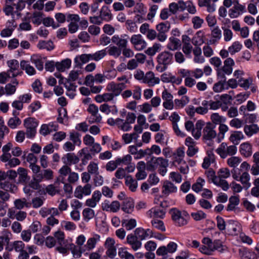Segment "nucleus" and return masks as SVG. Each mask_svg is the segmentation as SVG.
I'll use <instances>...</instances> for the list:
<instances>
[{
  "instance_id": "f257e3e1",
  "label": "nucleus",
  "mask_w": 259,
  "mask_h": 259,
  "mask_svg": "<svg viewBox=\"0 0 259 259\" xmlns=\"http://www.w3.org/2000/svg\"><path fill=\"white\" fill-rule=\"evenodd\" d=\"M87 111L90 114V116L88 117V122L90 124L101 122L102 117L99 113V108L96 105L90 104L87 108Z\"/></svg>"
},
{
  "instance_id": "f03ea898",
  "label": "nucleus",
  "mask_w": 259,
  "mask_h": 259,
  "mask_svg": "<svg viewBox=\"0 0 259 259\" xmlns=\"http://www.w3.org/2000/svg\"><path fill=\"white\" fill-rule=\"evenodd\" d=\"M173 221L179 226H184L187 223V213L185 211L181 212L177 208H172L170 210Z\"/></svg>"
},
{
  "instance_id": "7ed1b4c3",
  "label": "nucleus",
  "mask_w": 259,
  "mask_h": 259,
  "mask_svg": "<svg viewBox=\"0 0 259 259\" xmlns=\"http://www.w3.org/2000/svg\"><path fill=\"white\" fill-rule=\"evenodd\" d=\"M130 41L133 48L138 51L143 50L147 45L143 37L140 34L132 35Z\"/></svg>"
},
{
  "instance_id": "20e7f679",
  "label": "nucleus",
  "mask_w": 259,
  "mask_h": 259,
  "mask_svg": "<svg viewBox=\"0 0 259 259\" xmlns=\"http://www.w3.org/2000/svg\"><path fill=\"white\" fill-rule=\"evenodd\" d=\"M161 98L163 100L162 106L167 110H172L174 109L173 95L165 89L162 92Z\"/></svg>"
},
{
  "instance_id": "39448f33",
  "label": "nucleus",
  "mask_w": 259,
  "mask_h": 259,
  "mask_svg": "<svg viewBox=\"0 0 259 259\" xmlns=\"http://www.w3.org/2000/svg\"><path fill=\"white\" fill-rule=\"evenodd\" d=\"M115 240L111 237H108L104 244L107 250L106 255L110 258H114L117 254V248L115 246Z\"/></svg>"
},
{
  "instance_id": "423d86ee",
  "label": "nucleus",
  "mask_w": 259,
  "mask_h": 259,
  "mask_svg": "<svg viewBox=\"0 0 259 259\" xmlns=\"http://www.w3.org/2000/svg\"><path fill=\"white\" fill-rule=\"evenodd\" d=\"M125 88V85L123 83H116L113 81L108 83L106 87V90L110 92L114 97L119 96L122 91Z\"/></svg>"
},
{
  "instance_id": "0eeeda50",
  "label": "nucleus",
  "mask_w": 259,
  "mask_h": 259,
  "mask_svg": "<svg viewBox=\"0 0 259 259\" xmlns=\"http://www.w3.org/2000/svg\"><path fill=\"white\" fill-rule=\"evenodd\" d=\"M92 192V186L87 184L84 186H77L74 191V196L78 199H81L83 196H89Z\"/></svg>"
},
{
  "instance_id": "6e6552de",
  "label": "nucleus",
  "mask_w": 259,
  "mask_h": 259,
  "mask_svg": "<svg viewBox=\"0 0 259 259\" xmlns=\"http://www.w3.org/2000/svg\"><path fill=\"white\" fill-rule=\"evenodd\" d=\"M165 214V210L161 204L160 206H156L149 210L146 215L150 218H164Z\"/></svg>"
},
{
  "instance_id": "1a4fd4ad",
  "label": "nucleus",
  "mask_w": 259,
  "mask_h": 259,
  "mask_svg": "<svg viewBox=\"0 0 259 259\" xmlns=\"http://www.w3.org/2000/svg\"><path fill=\"white\" fill-rule=\"evenodd\" d=\"M128 36L125 34L121 35L115 34L111 38V41L118 47L122 49L127 47L128 44Z\"/></svg>"
},
{
  "instance_id": "9d476101",
  "label": "nucleus",
  "mask_w": 259,
  "mask_h": 259,
  "mask_svg": "<svg viewBox=\"0 0 259 259\" xmlns=\"http://www.w3.org/2000/svg\"><path fill=\"white\" fill-rule=\"evenodd\" d=\"M233 7L229 11V15L231 18L238 17L245 11V7L239 4L238 0H233Z\"/></svg>"
},
{
  "instance_id": "9b49d317",
  "label": "nucleus",
  "mask_w": 259,
  "mask_h": 259,
  "mask_svg": "<svg viewBox=\"0 0 259 259\" xmlns=\"http://www.w3.org/2000/svg\"><path fill=\"white\" fill-rule=\"evenodd\" d=\"M185 155V148L181 147L178 148L173 154L172 163L174 165H180L185 163L184 157Z\"/></svg>"
},
{
  "instance_id": "f8f14e48",
  "label": "nucleus",
  "mask_w": 259,
  "mask_h": 259,
  "mask_svg": "<svg viewBox=\"0 0 259 259\" xmlns=\"http://www.w3.org/2000/svg\"><path fill=\"white\" fill-rule=\"evenodd\" d=\"M120 208V204L118 201H113L110 203L109 200H106L102 203V208L104 211L116 212Z\"/></svg>"
},
{
  "instance_id": "ddd939ff",
  "label": "nucleus",
  "mask_w": 259,
  "mask_h": 259,
  "mask_svg": "<svg viewBox=\"0 0 259 259\" xmlns=\"http://www.w3.org/2000/svg\"><path fill=\"white\" fill-rule=\"evenodd\" d=\"M7 64L9 67L7 72L11 77H15L19 74V64L17 60H10L7 61Z\"/></svg>"
},
{
  "instance_id": "4468645a",
  "label": "nucleus",
  "mask_w": 259,
  "mask_h": 259,
  "mask_svg": "<svg viewBox=\"0 0 259 259\" xmlns=\"http://www.w3.org/2000/svg\"><path fill=\"white\" fill-rule=\"evenodd\" d=\"M135 234L140 240H143L153 237V231L150 229H144L140 227L137 228L135 231Z\"/></svg>"
},
{
  "instance_id": "2eb2a0df",
  "label": "nucleus",
  "mask_w": 259,
  "mask_h": 259,
  "mask_svg": "<svg viewBox=\"0 0 259 259\" xmlns=\"http://www.w3.org/2000/svg\"><path fill=\"white\" fill-rule=\"evenodd\" d=\"M178 188L172 182L169 181H165L163 182L161 192L162 194L167 196L170 194L176 193L177 192Z\"/></svg>"
},
{
  "instance_id": "dca6fc26",
  "label": "nucleus",
  "mask_w": 259,
  "mask_h": 259,
  "mask_svg": "<svg viewBox=\"0 0 259 259\" xmlns=\"http://www.w3.org/2000/svg\"><path fill=\"white\" fill-rule=\"evenodd\" d=\"M126 242L134 251L138 250L142 246V243L135 234H128L126 237Z\"/></svg>"
},
{
  "instance_id": "f3484780",
  "label": "nucleus",
  "mask_w": 259,
  "mask_h": 259,
  "mask_svg": "<svg viewBox=\"0 0 259 259\" xmlns=\"http://www.w3.org/2000/svg\"><path fill=\"white\" fill-rule=\"evenodd\" d=\"M62 160L64 164L69 166L78 163L79 158L73 153H67L62 157Z\"/></svg>"
},
{
  "instance_id": "a211bd4d",
  "label": "nucleus",
  "mask_w": 259,
  "mask_h": 259,
  "mask_svg": "<svg viewBox=\"0 0 259 259\" xmlns=\"http://www.w3.org/2000/svg\"><path fill=\"white\" fill-rule=\"evenodd\" d=\"M143 83L148 84L149 86L153 87L160 83V79L155 77L152 71H148L145 74Z\"/></svg>"
},
{
  "instance_id": "6ab92c4d",
  "label": "nucleus",
  "mask_w": 259,
  "mask_h": 259,
  "mask_svg": "<svg viewBox=\"0 0 259 259\" xmlns=\"http://www.w3.org/2000/svg\"><path fill=\"white\" fill-rule=\"evenodd\" d=\"M172 58V54L166 51L161 53L157 57L158 63L165 66L171 63Z\"/></svg>"
},
{
  "instance_id": "aec40b11",
  "label": "nucleus",
  "mask_w": 259,
  "mask_h": 259,
  "mask_svg": "<svg viewBox=\"0 0 259 259\" xmlns=\"http://www.w3.org/2000/svg\"><path fill=\"white\" fill-rule=\"evenodd\" d=\"M0 187L3 190L12 193H15L17 190V187L15 183L10 180L0 182Z\"/></svg>"
},
{
  "instance_id": "412c9836",
  "label": "nucleus",
  "mask_w": 259,
  "mask_h": 259,
  "mask_svg": "<svg viewBox=\"0 0 259 259\" xmlns=\"http://www.w3.org/2000/svg\"><path fill=\"white\" fill-rule=\"evenodd\" d=\"M99 109L102 112L106 115H109V114L116 115L118 111V108L116 105H109L107 103L101 105Z\"/></svg>"
},
{
  "instance_id": "4be33fe9",
  "label": "nucleus",
  "mask_w": 259,
  "mask_h": 259,
  "mask_svg": "<svg viewBox=\"0 0 259 259\" xmlns=\"http://www.w3.org/2000/svg\"><path fill=\"white\" fill-rule=\"evenodd\" d=\"M58 130V125L55 122H50L49 124H44L41 126L40 133L43 136H46L53 131Z\"/></svg>"
},
{
  "instance_id": "5701e85b",
  "label": "nucleus",
  "mask_w": 259,
  "mask_h": 259,
  "mask_svg": "<svg viewBox=\"0 0 259 259\" xmlns=\"http://www.w3.org/2000/svg\"><path fill=\"white\" fill-rule=\"evenodd\" d=\"M201 245H200L199 251L202 254L206 255L210 254V239L208 237H204L202 240Z\"/></svg>"
},
{
  "instance_id": "b1692460",
  "label": "nucleus",
  "mask_w": 259,
  "mask_h": 259,
  "mask_svg": "<svg viewBox=\"0 0 259 259\" xmlns=\"http://www.w3.org/2000/svg\"><path fill=\"white\" fill-rule=\"evenodd\" d=\"M71 171V169L69 166L66 164L63 165L59 170V176L57 181L61 183H64V181L66 180V177L68 176Z\"/></svg>"
},
{
  "instance_id": "393cba45",
  "label": "nucleus",
  "mask_w": 259,
  "mask_h": 259,
  "mask_svg": "<svg viewBox=\"0 0 259 259\" xmlns=\"http://www.w3.org/2000/svg\"><path fill=\"white\" fill-rule=\"evenodd\" d=\"M239 151L242 155L246 157H249L252 153V146L248 142L243 143L240 146Z\"/></svg>"
},
{
  "instance_id": "a878e982",
  "label": "nucleus",
  "mask_w": 259,
  "mask_h": 259,
  "mask_svg": "<svg viewBox=\"0 0 259 259\" xmlns=\"http://www.w3.org/2000/svg\"><path fill=\"white\" fill-rule=\"evenodd\" d=\"M42 57L38 54H34L30 57L31 62L33 63L36 68L40 71L44 68V61Z\"/></svg>"
},
{
  "instance_id": "bb28decb",
  "label": "nucleus",
  "mask_w": 259,
  "mask_h": 259,
  "mask_svg": "<svg viewBox=\"0 0 259 259\" xmlns=\"http://www.w3.org/2000/svg\"><path fill=\"white\" fill-rule=\"evenodd\" d=\"M115 98V97L109 92L96 96L95 97V100L97 102L101 103L102 102L112 101Z\"/></svg>"
},
{
  "instance_id": "cd10ccee",
  "label": "nucleus",
  "mask_w": 259,
  "mask_h": 259,
  "mask_svg": "<svg viewBox=\"0 0 259 259\" xmlns=\"http://www.w3.org/2000/svg\"><path fill=\"white\" fill-rule=\"evenodd\" d=\"M120 207L124 212L131 213L134 210V202L132 199H125L123 201Z\"/></svg>"
},
{
  "instance_id": "c85d7f7f",
  "label": "nucleus",
  "mask_w": 259,
  "mask_h": 259,
  "mask_svg": "<svg viewBox=\"0 0 259 259\" xmlns=\"http://www.w3.org/2000/svg\"><path fill=\"white\" fill-rule=\"evenodd\" d=\"M20 66L22 69L25 70V72L30 76L33 75L36 73L34 68L30 65L29 62L22 60L20 62Z\"/></svg>"
},
{
  "instance_id": "c756f323",
  "label": "nucleus",
  "mask_w": 259,
  "mask_h": 259,
  "mask_svg": "<svg viewBox=\"0 0 259 259\" xmlns=\"http://www.w3.org/2000/svg\"><path fill=\"white\" fill-rule=\"evenodd\" d=\"M71 65V59L67 58L62 60L61 62H56V68L58 71L63 72L66 69H69Z\"/></svg>"
},
{
  "instance_id": "7c9ffc66",
  "label": "nucleus",
  "mask_w": 259,
  "mask_h": 259,
  "mask_svg": "<svg viewBox=\"0 0 259 259\" xmlns=\"http://www.w3.org/2000/svg\"><path fill=\"white\" fill-rule=\"evenodd\" d=\"M181 45V41L179 39L171 36L169 38L167 48L171 51H175L179 49Z\"/></svg>"
},
{
  "instance_id": "2f4dec72",
  "label": "nucleus",
  "mask_w": 259,
  "mask_h": 259,
  "mask_svg": "<svg viewBox=\"0 0 259 259\" xmlns=\"http://www.w3.org/2000/svg\"><path fill=\"white\" fill-rule=\"evenodd\" d=\"M257 124H245L244 126L243 131L245 134L248 137H251L253 135L257 134Z\"/></svg>"
},
{
  "instance_id": "473e14b6",
  "label": "nucleus",
  "mask_w": 259,
  "mask_h": 259,
  "mask_svg": "<svg viewBox=\"0 0 259 259\" xmlns=\"http://www.w3.org/2000/svg\"><path fill=\"white\" fill-rule=\"evenodd\" d=\"M29 168L33 172L32 178L38 182L42 181V176L40 175V168L36 163L29 165Z\"/></svg>"
},
{
  "instance_id": "72a5a7b5",
  "label": "nucleus",
  "mask_w": 259,
  "mask_h": 259,
  "mask_svg": "<svg viewBox=\"0 0 259 259\" xmlns=\"http://www.w3.org/2000/svg\"><path fill=\"white\" fill-rule=\"evenodd\" d=\"M211 181L215 185L221 187L224 191H227L229 188L228 182L224 179H221L215 176L211 179Z\"/></svg>"
},
{
  "instance_id": "f704fd0d",
  "label": "nucleus",
  "mask_w": 259,
  "mask_h": 259,
  "mask_svg": "<svg viewBox=\"0 0 259 259\" xmlns=\"http://www.w3.org/2000/svg\"><path fill=\"white\" fill-rule=\"evenodd\" d=\"M100 17L102 20L106 21H110L112 18V15L109 8L106 6L102 7L100 11Z\"/></svg>"
},
{
  "instance_id": "c9c22d12",
  "label": "nucleus",
  "mask_w": 259,
  "mask_h": 259,
  "mask_svg": "<svg viewBox=\"0 0 259 259\" xmlns=\"http://www.w3.org/2000/svg\"><path fill=\"white\" fill-rule=\"evenodd\" d=\"M83 220L88 222L93 219L95 216V211L92 208L86 207L84 208L82 212Z\"/></svg>"
},
{
  "instance_id": "e433bc0d",
  "label": "nucleus",
  "mask_w": 259,
  "mask_h": 259,
  "mask_svg": "<svg viewBox=\"0 0 259 259\" xmlns=\"http://www.w3.org/2000/svg\"><path fill=\"white\" fill-rule=\"evenodd\" d=\"M91 60V54H83L76 56L74 59V62L77 66H80L86 63Z\"/></svg>"
},
{
  "instance_id": "4c0bfd02",
  "label": "nucleus",
  "mask_w": 259,
  "mask_h": 259,
  "mask_svg": "<svg viewBox=\"0 0 259 259\" xmlns=\"http://www.w3.org/2000/svg\"><path fill=\"white\" fill-rule=\"evenodd\" d=\"M128 151L132 155H135V158L136 159H140L144 156L145 155V151L140 149L138 151L137 146L135 145H131L128 147Z\"/></svg>"
},
{
  "instance_id": "58836bf2",
  "label": "nucleus",
  "mask_w": 259,
  "mask_h": 259,
  "mask_svg": "<svg viewBox=\"0 0 259 259\" xmlns=\"http://www.w3.org/2000/svg\"><path fill=\"white\" fill-rule=\"evenodd\" d=\"M222 35V31L218 26H215L211 29V44L218 42Z\"/></svg>"
},
{
  "instance_id": "ea45409f",
  "label": "nucleus",
  "mask_w": 259,
  "mask_h": 259,
  "mask_svg": "<svg viewBox=\"0 0 259 259\" xmlns=\"http://www.w3.org/2000/svg\"><path fill=\"white\" fill-rule=\"evenodd\" d=\"M250 180V176L247 171H244L240 175V182L246 189H248L251 186Z\"/></svg>"
},
{
  "instance_id": "a19ab883",
  "label": "nucleus",
  "mask_w": 259,
  "mask_h": 259,
  "mask_svg": "<svg viewBox=\"0 0 259 259\" xmlns=\"http://www.w3.org/2000/svg\"><path fill=\"white\" fill-rule=\"evenodd\" d=\"M240 202L239 197L238 195L232 196L229 199V204L227 206V210H233L236 206H237Z\"/></svg>"
},
{
  "instance_id": "79ce46f5",
  "label": "nucleus",
  "mask_w": 259,
  "mask_h": 259,
  "mask_svg": "<svg viewBox=\"0 0 259 259\" xmlns=\"http://www.w3.org/2000/svg\"><path fill=\"white\" fill-rule=\"evenodd\" d=\"M244 136L241 131L234 132L230 137V140L234 144H238L240 140L244 139Z\"/></svg>"
},
{
  "instance_id": "37998d69",
  "label": "nucleus",
  "mask_w": 259,
  "mask_h": 259,
  "mask_svg": "<svg viewBox=\"0 0 259 259\" xmlns=\"http://www.w3.org/2000/svg\"><path fill=\"white\" fill-rule=\"evenodd\" d=\"M125 184L132 192H135L138 187L137 181L134 179L131 176L125 177Z\"/></svg>"
},
{
  "instance_id": "c03bdc74",
  "label": "nucleus",
  "mask_w": 259,
  "mask_h": 259,
  "mask_svg": "<svg viewBox=\"0 0 259 259\" xmlns=\"http://www.w3.org/2000/svg\"><path fill=\"white\" fill-rule=\"evenodd\" d=\"M252 82L253 78L251 77H249L247 78L240 77L238 79L239 85L245 90L248 89L252 84Z\"/></svg>"
},
{
  "instance_id": "a18cd8bd",
  "label": "nucleus",
  "mask_w": 259,
  "mask_h": 259,
  "mask_svg": "<svg viewBox=\"0 0 259 259\" xmlns=\"http://www.w3.org/2000/svg\"><path fill=\"white\" fill-rule=\"evenodd\" d=\"M209 106L210 102L204 100L202 102L201 106L196 108V113L201 115L205 114L208 112Z\"/></svg>"
},
{
  "instance_id": "49530a36",
  "label": "nucleus",
  "mask_w": 259,
  "mask_h": 259,
  "mask_svg": "<svg viewBox=\"0 0 259 259\" xmlns=\"http://www.w3.org/2000/svg\"><path fill=\"white\" fill-rule=\"evenodd\" d=\"M118 254L121 259H135L134 255L130 253L125 247L119 248Z\"/></svg>"
},
{
  "instance_id": "de8ad7c7",
  "label": "nucleus",
  "mask_w": 259,
  "mask_h": 259,
  "mask_svg": "<svg viewBox=\"0 0 259 259\" xmlns=\"http://www.w3.org/2000/svg\"><path fill=\"white\" fill-rule=\"evenodd\" d=\"M14 204L16 208L19 210L30 206V203L27 201L25 198L16 199L14 202Z\"/></svg>"
},
{
  "instance_id": "09e8293b",
  "label": "nucleus",
  "mask_w": 259,
  "mask_h": 259,
  "mask_svg": "<svg viewBox=\"0 0 259 259\" xmlns=\"http://www.w3.org/2000/svg\"><path fill=\"white\" fill-rule=\"evenodd\" d=\"M203 138L208 145L210 144V122H208L205 126L203 132Z\"/></svg>"
},
{
  "instance_id": "8fccbe9b",
  "label": "nucleus",
  "mask_w": 259,
  "mask_h": 259,
  "mask_svg": "<svg viewBox=\"0 0 259 259\" xmlns=\"http://www.w3.org/2000/svg\"><path fill=\"white\" fill-rule=\"evenodd\" d=\"M100 236L98 234L94 235L90 238L87 242L86 246L88 250L93 249L95 247L96 243L100 240Z\"/></svg>"
},
{
  "instance_id": "3c124183",
  "label": "nucleus",
  "mask_w": 259,
  "mask_h": 259,
  "mask_svg": "<svg viewBox=\"0 0 259 259\" xmlns=\"http://www.w3.org/2000/svg\"><path fill=\"white\" fill-rule=\"evenodd\" d=\"M37 47L39 49H46L48 51H51L54 48L53 42L52 41H39Z\"/></svg>"
},
{
  "instance_id": "603ef678",
  "label": "nucleus",
  "mask_w": 259,
  "mask_h": 259,
  "mask_svg": "<svg viewBox=\"0 0 259 259\" xmlns=\"http://www.w3.org/2000/svg\"><path fill=\"white\" fill-rule=\"evenodd\" d=\"M122 225L127 230H131L137 226V221L134 219H125L122 221Z\"/></svg>"
},
{
  "instance_id": "864d4df0",
  "label": "nucleus",
  "mask_w": 259,
  "mask_h": 259,
  "mask_svg": "<svg viewBox=\"0 0 259 259\" xmlns=\"http://www.w3.org/2000/svg\"><path fill=\"white\" fill-rule=\"evenodd\" d=\"M205 183V181L204 179L201 178H199L197 179L196 182L192 185V189L194 192L198 193L202 190V188L204 186Z\"/></svg>"
},
{
  "instance_id": "5fc2aeb1",
  "label": "nucleus",
  "mask_w": 259,
  "mask_h": 259,
  "mask_svg": "<svg viewBox=\"0 0 259 259\" xmlns=\"http://www.w3.org/2000/svg\"><path fill=\"white\" fill-rule=\"evenodd\" d=\"M107 53H108L109 55L113 56L114 58H118L121 54V50L120 48L115 46H110L106 48Z\"/></svg>"
},
{
  "instance_id": "6e6d98bb",
  "label": "nucleus",
  "mask_w": 259,
  "mask_h": 259,
  "mask_svg": "<svg viewBox=\"0 0 259 259\" xmlns=\"http://www.w3.org/2000/svg\"><path fill=\"white\" fill-rule=\"evenodd\" d=\"M107 55V49L97 51L91 54V60L99 61L103 59Z\"/></svg>"
},
{
  "instance_id": "4d7b16f0",
  "label": "nucleus",
  "mask_w": 259,
  "mask_h": 259,
  "mask_svg": "<svg viewBox=\"0 0 259 259\" xmlns=\"http://www.w3.org/2000/svg\"><path fill=\"white\" fill-rule=\"evenodd\" d=\"M24 125L26 128H36L38 123L34 118H27L24 121Z\"/></svg>"
},
{
  "instance_id": "13d9d810",
  "label": "nucleus",
  "mask_w": 259,
  "mask_h": 259,
  "mask_svg": "<svg viewBox=\"0 0 259 259\" xmlns=\"http://www.w3.org/2000/svg\"><path fill=\"white\" fill-rule=\"evenodd\" d=\"M242 48V44L239 41H236L228 48V50L230 54L233 55L239 52L241 50Z\"/></svg>"
},
{
  "instance_id": "bf43d9fd",
  "label": "nucleus",
  "mask_w": 259,
  "mask_h": 259,
  "mask_svg": "<svg viewBox=\"0 0 259 259\" xmlns=\"http://www.w3.org/2000/svg\"><path fill=\"white\" fill-rule=\"evenodd\" d=\"M242 159L238 156H232L227 159V164L231 167L235 168L241 162Z\"/></svg>"
},
{
  "instance_id": "052dcab7",
  "label": "nucleus",
  "mask_w": 259,
  "mask_h": 259,
  "mask_svg": "<svg viewBox=\"0 0 259 259\" xmlns=\"http://www.w3.org/2000/svg\"><path fill=\"white\" fill-rule=\"evenodd\" d=\"M139 137V136L137 135V134H135L134 132L131 134H124L122 136L123 140L126 144H129L133 140L137 141Z\"/></svg>"
},
{
  "instance_id": "680f3d73",
  "label": "nucleus",
  "mask_w": 259,
  "mask_h": 259,
  "mask_svg": "<svg viewBox=\"0 0 259 259\" xmlns=\"http://www.w3.org/2000/svg\"><path fill=\"white\" fill-rule=\"evenodd\" d=\"M8 125L12 129H15L21 124V121L17 116L11 117L8 121Z\"/></svg>"
},
{
  "instance_id": "e2e57ef3",
  "label": "nucleus",
  "mask_w": 259,
  "mask_h": 259,
  "mask_svg": "<svg viewBox=\"0 0 259 259\" xmlns=\"http://www.w3.org/2000/svg\"><path fill=\"white\" fill-rule=\"evenodd\" d=\"M61 226L62 228L68 231H74L76 228V226L74 223L67 221H61Z\"/></svg>"
},
{
  "instance_id": "0e129e2a",
  "label": "nucleus",
  "mask_w": 259,
  "mask_h": 259,
  "mask_svg": "<svg viewBox=\"0 0 259 259\" xmlns=\"http://www.w3.org/2000/svg\"><path fill=\"white\" fill-rule=\"evenodd\" d=\"M87 170L89 173L91 175L99 174L98 163L94 161H91L87 166Z\"/></svg>"
},
{
  "instance_id": "69168bd1",
  "label": "nucleus",
  "mask_w": 259,
  "mask_h": 259,
  "mask_svg": "<svg viewBox=\"0 0 259 259\" xmlns=\"http://www.w3.org/2000/svg\"><path fill=\"white\" fill-rule=\"evenodd\" d=\"M145 155L147 154L149 155H151L153 154H155L157 155H159L161 150L160 147L156 145H153L151 146L150 148H147L145 150Z\"/></svg>"
},
{
  "instance_id": "338daca9",
  "label": "nucleus",
  "mask_w": 259,
  "mask_h": 259,
  "mask_svg": "<svg viewBox=\"0 0 259 259\" xmlns=\"http://www.w3.org/2000/svg\"><path fill=\"white\" fill-rule=\"evenodd\" d=\"M170 28V24L166 22H161L156 25V29L158 32L166 33Z\"/></svg>"
},
{
  "instance_id": "774afa93",
  "label": "nucleus",
  "mask_w": 259,
  "mask_h": 259,
  "mask_svg": "<svg viewBox=\"0 0 259 259\" xmlns=\"http://www.w3.org/2000/svg\"><path fill=\"white\" fill-rule=\"evenodd\" d=\"M161 48V45L159 44L155 43L152 47L149 48L146 51V53L149 56H154L157 52H158Z\"/></svg>"
}]
</instances>
